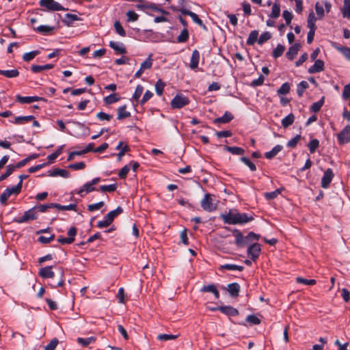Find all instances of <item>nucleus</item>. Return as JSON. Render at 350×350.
<instances>
[{"instance_id":"obj_1","label":"nucleus","mask_w":350,"mask_h":350,"mask_svg":"<svg viewBox=\"0 0 350 350\" xmlns=\"http://www.w3.org/2000/svg\"><path fill=\"white\" fill-rule=\"evenodd\" d=\"M221 217L224 223L231 225L245 224L254 219L246 213H232L231 211L227 214L221 215Z\"/></svg>"},{"instance_id":"obj_2","label":"nucleus","mask_w":350,"mask_h":350,"mask_svg":"<svg viewBox=\"0 0 350 350\" xmlns=\"http://www.w3.org/2000/svg\"><path fill=\"white\" fill-rule=\"evenodd\" d=\"M233 234L235 237V243L238 247H243L247 244L248 241L253 240H258L260 235L253 232H250L246 237H243L241 232L238 230L233 231Z\"/></svg>"},{"instance_id":"obj_3","label":"nucleus","mask_w":350,"mask_h":350,"mask_svg":"<svg viewBox=\"0 0 350 350\" xmlns=\"http://www.w3.org/2000/svg\"><path fill=\"white\" fill-rule=\"evenodd\" d=\"M38 218V213L36 208L33 206L25 211L23 216L15 219V221L18 224L25 223L29 221L36 220Z\"/></svg>"},{"instance_id":"obj_4","label":"nucleus","mask_w":350,"mask_h":350,"mask_svg":"<svg viewBox=\"0 0 350 350\" xmlns=\"http://www.w3.org/2000/svg\"><path fill=\"white\" fill-rule=\"evenodd\" d=\"M40 5L49 11H62L66 10L55 0H40Z\"/></svg>"},{"instance_id":"obj_5","label":"nucleus","mask_w":350,"mask_h":350,"mask_svg":"<svg viewBox=\"0 0 350 350\" xmlns=\"http://www.w3.org/2000/svg\"><path fill=\"white\" fill-rule=\"evenodd\" d=\"M189 103L188 98L183 94H176L171 101L173 109H180Z\"/></svg>"},{"instance_id":"obj_6","label":"nucleus","mask_w":350,"mask_h":350,"mask_svg":"<svg viewBox=\"0 0 350 350\" xmlns=\"http://www.w3.org/2000/svg\"><path fill=\"white\" fill-rule=\"evenodd\" d=\"M201 206L204 211L208 212H212L217 208V206L213 203L211 195L209 193L205 194L204 198L201 201Z\"/></svg>"},{"instance_id":"obj_7","label":"nucleus","mask_w":350,"mask_h":350,"mask_svg":"<svg viewBox=\"0 0 350 350\" xmlns=\"http://www.w3.org/2000/svg\"><path fill=\"white\" fill-rule=\"evenodd\" d=\"M99 181H100L99 178H94L91 182L85 183L83 186V187L79 189V191H78V193L80 196H83L84 195H85L88 193L94 191L95 187H94V185L98 183Z\"/></svg>"},{"instance_id":"obj_8","label":"nucleus","mask_w":350,"mask_h":350,"mask_svg":"<svg viewBox=\"0 0 350 350\" xmlns=\"http://www.w3.org/2000/svg\"><path fill=\"white\" fill-rule=\"evenodd\" d=\"M260 252L261 245L258 243H253L247 248V255L254 261L258 258Z\"/></svg>"},{"instance_id":"obj_9","label":"nucleus","mask_w":350,"mask_h":350,"mask_svg":"<svg viewBox=\"0 0 350 350\" xmlns=\"http://www.w3.org/2000/svg\"><path fill=\"white\" fill-rule=\"evenodd\" d=\"M340 144L350 142V126H346L337 135Z\"/></svg>"},{"instance_id":"obj_10","label":"nucleus","mask_w":350,"mask_h":350,"mask_svg":"<svg viewBox=\"0 0 350 350\" xmlns=\"http://www.w3.org/2000/svg\"><path fill=\"white\" fill-rule=\"evenodd\" d=\"M179 11L184 15L189 16L195 23L202 27L204 30L207 29L205 25L202 23V21L198 17V16L196 13L183 8H180Z\"/></svg>"},{"instance_id":"obj_11","label":"nucleus","mask_w":350,"mask_h":350,"mask_svg":"<svg viewBox=\"0 0 350 350\" xmlns=\"http://www.w3.org/2000/svg\"><path fill=\"white\" fill-rule=\"evenodd\" d=\"M334 176V175L332 170L331 168L327 169L321 178V187L324 189L327 188L330 183L332 182Z\"/></svg>"},{"instance_id":"obj_12","label":"nucleus","mask_w":350,"mask_h":350,"mask_svg":"<svg viewBox=\"0 0 350 350\" xmlns=\"http://www.w3.org/2000/svg\"><path fill=\"white\" fill-rule=\"evenodd\" d=\"M116 150H119V152L116 154L118 161H121L124 154L130 151V148L128 144L124 142H119L116 146Z\"/></svg>"},{"instance_id":"obj_13","label":"nucleus","mask_w":350,"mask_h":350,"mask_svg":"<svg viewBox=\"0 0 350 350\" xmlns=\"http://www.w3.org/2000/svg\"><path fill=\"white\" fill-rule=\"evenodd\" d=\"M219 310L222 313H224L228 316H230V317H234V316H237L239 314V311L236 308H234L232 306H220L219 308L212 309V310Z\"/></svg>"},{"instance_id":"obj_14","label":"nucleus","mask_w":350,"mask_h":350,"mask_svg":"<svg viewBox=\"0 0 350 350\" xmlns=\"http://www.w3.org/2000/svg\"><path fill=\"white\" fill-rule=\"evenodd\" d=\"M324 70V62L321 59L314 60L313 66L308 68V72L310 74L317 73Z\"/></svg>"},{"instance_id":"obj_15","label":"nucleus","mask_w":350,"mask_h":350,"mask_svg":"<svg viewBox=\"0 0 350 350\" xmlns=\"http://www.w3.org/2000/svg\"><path fill=\"white\" fill-rule=\"evenodd\" d=\"M152 64V59L150 57L147 58L141 64L140 68L136 72L135 77L139 78L146 69L150 68Z\"/></svg>"},{"instance_id":"obj_16","label":"nucleus","mask_w":350,"mask_h":350,"mask_svg":"<svg viewBox=\"0 0 350 350\" xmlns=\"http://www.w3.org/2000/svg\"><path fill=\"white\" fill-rule=\"evenodd\" d=\"M111 48L114 50L116 55H123L126 53V46L123 43H117L111 41Z\"/></svg>"},{"instance_id":"obj_17","label":"nucleus","mask_w":350,"mask_h":350,"mask_svg":"<svg viewBox=\"0 0 350 350\" xmlns=\"http://www.w3.org/2000/svg\"><path fill=\"white\" fill-rule=\"evenodd\" d=\"M39 275L43 278H54L55 273L52 271V266L41 268L39 271Z\"/></svg>"},{"instance_id":"obj_18","label":"nucleus","mask_w":350,"mask_h":350,"mask_svg":"<svg viewBox=\"0 0 350 350\" xmlns=\"http://www.w3.org/2000/svg\"><path fill=\"white\" fill-rule=\"evenodd\" d=\"M240 289V285L237 282L231 283L228 285V291L231 297H238Z\"/></svg>"},{"instance_id":"obj_19","label":"nucleus","mask_w":350,"mask_h":350,"mask_svg":"<svg viewBox=\"0 0 350 350\" xmlns=\"http://www.w3.org/2000/svg\"><path fill=\"white\" fill-rule=\"evenodd\" d=\"M200 292L212 293L215 295V299H219V293L218 290L217 289L216 286L213 284H208L207 286H204L200 289Z\"/></svg>"},{"instance_id":"obj_20","label":"nucleus","mask_w":350,"mask_h":350,"mask_svg":"<svg viewBox=\"0 0 350 350\" xmlns=\"http://www.w3.org/2000/svg\"><path fill=\"white\" fill-rule=\"evenodd\" d=\"M300 44H295L294 45L291 46L288 51H287L286 55L288 59L290 60H293L295 56L297 55V53L299 50Z\"/></svg>"},{"instance_id":"obj_21","label":"nucleus","mask_w":350,"mask_h":350,"mask_svg":"<svg viewBox=\"0 0 350 350\" xmlns=\"http://www.w3.org/2000/svg\"><path fill=\"white\" fill-rule=\"evenodd\" d=\"M200 59V53L197 50H194L192 52L191 57V62H190V68L191 69H196L198 66Z\"/></svg>"},{"instance_id":"obj_22","label":"nucleus","mask_w":350,"mask_h":350,"mask_svg":"<svg viewBox=\"0 0 350 350\" xmlns=\"http://www.w3.org/2000/svg\"><path fill=\"white\" fill-rule=\"evenodd\" d=\"M54 67L53 64H48L45 65H32L31 67V70L33 73H38L45 70H49Z\"/></svg>"},{"instance_id":"obj_23","label":"nucleus","mask_w":350,"mask_h":350,"mask_svg":"<svg viewBox=\"0 0 350 350\" xmlns=\"http://www.w3.org/2000/svg\"><path fill=\"white\" fill-rule=\"evenodd\" d=\"M49 175L51 176H60L64 178H68L70 173L66 170L56 168L53 171H49Z\"/></svg>"},{"instance_id":"obj_24","label":"nucleus","mask_w":350,"mask_h":350,"mask_svg":"<svg viewBox=\"0 0 350 350\" xmlns=\"http://www.w3.org/2000/svg\"><path fill=\"white\" fill-rule=\"evenodd\" d=\"M33 29L42 34L49 35L52 33L55 27L48 25H40L38 27H33Z\"/></svg>"},{"instance_id":"obj_25","label":"nucleus","mask_w":350,"mask_h":350,"mask_svg":"<svg viewBox=\"0 0 350 350\" xmlns=\"http://www.w3.org/2000/svg\"><path fill=\"white\" fill-rule=\"evenodd\" d=\"M126 106L122 105L118 109V120H123L131 116V113L126 110Z\"/></svg>"},{"instance_id":"obj_26","label":"nucleus","mask_w":350,"mask_h":350,"mask_svg":"<svg viewBox=\"0 0 350 350\" xmlns=\"http://www.w3.org/2000/svg\"><path fill=\"white\" fill-rule=\"evenodd\" d=\"M233 119V116L229 112H226L223 116L215 119V123H228Z\"/></svg>"},{"instance_id":"obj_27","label":"nucleus","mask_w":350,"mask_h":350,"mask_svg":"<svg viewBox=\"0 0 350 350\" xmlns=\"http://www.w3.org/2000/svg\"><path fill=\"white\" fill-rule=\"evenodd\" d=\"M219 269H227L230 271H242L244 269V267L243 266L237 265L234 264H225L222 265L219 267Z\"/></svg>"},{"instance_id":"obj_28","label":"nucleus","mask_w":350,"mask_h":350,"mask_svg":"<svg viewBox=\"0 0 350 350\" xmlns=\"http://www.w3.org/2000/svg\"><path fill=\"white\" fill-rule=\"evenodd\" d=\"M0 75L7 77V78H14L19 75V72L16 69L10 70H5L0 69Z\"/></svg>"},{"instance_id":"obj_29","label":"nucleus","mask_w":350,"mask_h":350,"mask_svg":"<svg viewBox=\"0 0 350 350\" xmlns=\"http://www.w3.org/2000/svg\"><path fill=\"white\" fill-rule=\"evenodd\" d=\"M79 19L80 18L76 14H66L65 15V18L63 20V22L68 26H70L72 25L74 21H79Z\"/></svg>"},{"instance_id":"obj_30","label":"nucleus","mask_w":350,"mask_h":350,"mask_svg":"<svg viewBox=\"0 0 350 350\" xmlns=\"http://www.w3.org/2000/svg\"><path fill=\"white\" fill-rule=\"evenodd\" d=\"M224 150L236 155H242L244 153V150L240 147L226 146Z\"/></svg>"},{"instance_id":"obj_31","label":"nucleus","mask_w":350,"mask_h":350,"mask_svg":"<svg viewBox=\"0 0 350 350\" xmlns=\"http://www.w3.org/2000/svg\"><path fill=\"white\" fill-rule=\"evenodd\" d=\"M284 189V187H281L273 191L265 193L264 196L267 200H273L276 198Z\"/></svg>"},{"instance_id":"obj_32","label":"nucleus","mask_w":350,"mask_h":350,"mask_svg":"<svg viewBox=\"0 0 350 350\" xmlns=\"http://www.w3.org/2000/svg\"><path fill=\"white\" fill-rule=\"evenodd\" d=\"M280 14V5L279 3L275 2L273 4L272 10L269 16L272 18H277Z\"/></svg>"},{"instance_id":"obj_33","label":"nucleus","mask_w":350,"mask_h":350,"mask_svg":"<svg viewBox=\"0 0 350 350\" xmlns=\"http://www.w3.org/2000/svg\"><path fill=\"white\" fill-rule=\"evenodd\" d=\"M282 150V146L280 145H277L273 148H272L271 151L266 152L265 156L267 159H271L273 158Z\"/></svg>"},{"instance_id":"obj_34","label":"nucleus","mask_w":350,"mask_h":350,"mask_svg":"<svg viewBox=\"0 0 350 350\" xmlns=\"http://www.w3.org/2000/svg\"><path fill=\"white\" fill-rule=\"evenodd\" d=\"M258 31L257 30L252 31L247 40V44L253 45L256 41L258 42Z\"/></svg>"},{"instance_id":"obj_35","label":"nucleus","mask_w":350,"mask_h":350,"mask_svg":"<svg viewBox=\"0 0 350 350\" xmlns=\"http://www.w3.org/2000/svg\"><path fill=\"white\" fill-rule=\"evenodd\" d=\"M33 116H18L15 118L14 124H21L27 122H29L31 120H34Z\"/></svg>"},{"instance_id":"obj_36","label":"nucleus","mask_w":350,"mask_h":350,"mask_svg":"<svg viewBox=\"0 0 350 350\" xmlns=\"http://www.w3.org/2000/svg\"><path fill=\"white\" fill-rule=\"evenodd\" d=\"M53 206L55 208L60 211H76L77 208L76 204H70L69 205H61L60 204L55 203V205Z\"/></svg>"},{"instance_id":"obj_37","label":"nucleus","mask_w":350,"mask_h":350,"mask_svg":"<svg viewBox=\"0 0 350 350\" xmlns=\"http://www.w3.org/2000/svg\"><path fill=\"white\" fill-rule=\"evenodd\" d=\"M295 120V116L293 113H290L282 120V125L284 128L291 126Z\"/></svg>"},{"instance_id":"obj_38","label":"nucleus","mask_w":350,"mask_h":350,"mask_svg":"<svg viewBox=\"0 0 350 350\" xmlns=\"http://www.w3.org/2000/svg\"><path fill=\"white\" fill-rule=\"evenodd\" d=\"M309 85L307 81H302L298 85L297 88V93L299 97L303 96L304 92L308 88Z\"/></svg>"},{"instance_id":"obj_39","label":"nucleus","mask_w":350,"mask_h":350,"mask_svg":"<svg viewBox=\"0 0 350 350\" xmlns=\"http://www.w3.org/2000/svg\"><path fill=\"white\" fill-rule=\"evenodd\" d=\"M77 340L78 343L81 345L83 347H88L90 344L94 342L96 338L93 336H90L86 338H78Z\"/></svg>"},{"instance_id":"obj_40","label":"nucleus","mask_w":350,"mask_h":350,"mask_svg":"<svg viewBox=\"0 0 350 350\" xmlns=\"http://www.w3.org/2000/svg\"><path fill=\"white\" fill-rule=\"evenodd\" d=\"M53 205H55V203H49V204L36 205V206H34V207L36 208L37 213L38 211L41 212V213H45L49 208H55Z\"/></svg>"},{"instance_id":"obj_41","label":"nucleus","mask_w":350,"mask_h":350,"mask_svg":"<svg viewBox=\"0 0 350 350\" xmlns=\"http://www.w3.org/2000/svg\"><path fill=\"white\" fill-rule=\"evenodd\" d=\"M113 26H114L116 32L119 36H120L122 37L126 36V31L120 21H115Z\"/></svg>"},{"instance_id":"obj_42","label":"nucleus","mask_w":350,"mask_h":350,"mask_svg":"<svg viewBox=\"0 0 350 350\" xmlns=\"http://www.w3.org/2000/svg\"><path fill=\"white\" fill-rule=\"evenodd\" d=\"M7 191H8V193L10 196L11 195H18L21 193L22 187H21V183H18L16 185L13 186L12 187H8L5 189Z\"/></svg>"},{"instance_id":"obj_43","label":"nucleus","mask_w":350,"mask_h":350,"mask_svg":"<svg viewBox=\"0 0 350 350\" xmlns=\"http://www.w3.org/2000/svg\"><path fill=\"white\" fill-rule=\"evenodd\" d=\"M40 53L39 51H32L28 53H25L23 55V59L25 62H29L35 58V57Z\"/></svg>"},{"instance_id":"obj_44","label":"nucleus","mask_w":350,"mask_h":350,"mask_svg":"<svg viewBox=\"0 0 350 350\" xmlns=\"http://www.w3.org/2000/svg\"><path fill=\"white\" fill-rule=\"evenodd\" d=\"M284 51H285L284 46H283L280 44H278L276 48L274 49L273 51V53H272L273 57L274 58H278V57H280L283 54Z\"/></svg>"},{"instance_id":"obj_45","label":"nucleus","mask_w":350,"mask_h":350,"mask_svg":"<svg viewBox=\"0 0 350 350\" xmlns=\"http://www.w3.org/2000/svg\"><path fill=\"white\" fill-rule=\"evenodd\" d=\"M324 103V97H322L321 100L319 101L314 103L310 107V109L313 112H318L320 111L321 108L322 107Z\"/></svg>"},{"instance_id":"obj_46","label":"nucleus","mask_w":350,"mask_h":350,"mask_svg":"<svg viewBox=\"0 0 350 350\" xmlns=\"http://www.w3.org/2000/svg\"><path fill=\"white\" fill-rule=\"evenodd\" d=\"M126 16L127 17L128 22H135L137 21L139 18V15L133 10H129L126 12Z\"/></svg>"},{"instance_id":"obj_47","label":"nucleus","mask_w":350,"mask_h":350,"mask_svg":"<svg viewBox=\"0 0 350 350\" xmlns=\"http://www.w3.org/2000/svg\"><path fill=\"white\" fill-rule=\"evenodd\" d=\"M189 38V32L187 28H184V29L181 31L180 35L177 37L178 42H185Z\"/></svg>"},{"instance_id":"obj_48","label":"nucleus","mask_w":350,"mask_h":350,"mask_svg":"<svg viewBox=\"0 0 350 350\" xmlns=\"http://www.w3.org/2000/svg\"><path fill=\"white\" fill-rule=\"evenodd\" d=\"M241 161L245 165H246L251 171L254 172L256 170V165L252 161H251L248 158L243 157L241 158Z\"/></svg>"},{"instance_id":"obj_49","label":"nucleus","mask_w":350,"mask_h":350,"mask_svg":"<svg viewBox=\"0 0 350 350\" xmlns=\"http://www.w3.org/2000/svg\"><path fill=\"white\" fill-rule=\"evenodd\" d=\"M14 171V167H13V165H8L6 172L0 176V182L6 179L8 176H10L13 173Z\"/></svg>"},{"instance_id":"obj_50","label":"nucleus","mask_w":350,"mask_h":350,"mask_svg":"<svg viewBox=\"0 0 350 350\" xmlns=\"http://www.w3.org/2000/svg\"><path fill=\"white\" fill-rule=\"evenodd\" d=\"M308 146L310 153H314L319 146V141L317 139H314L309 142Z\"/></svg>"},{"instance_id":"obj_51","label":"nucleus","mask_w":350,"mask_h":350,"mask_svg":"<svg viewBox=\"0 0 350 350\" xmlns=\"http://www.w3.org/2000/svg\"><path fill=\"white\" fill-rule=\"evenodd\" d=\"M165 87V83L161 79H159L155 84V90L159 96L162 95L163 89Z\"/></svg>"},{"instance_id":"obj_52","label":"nucleus","mask_w":350,"mask_h":350,"mask_svg":"<svg viewBox=\"0 0 350 350\" xmlns=\"http://www.w3.org/2000/svg\"><path fill=\"white\" fill-rule=\"evenodd\" d=\"M296 281L297 283L304 284L310 285V286L314 285L317 283L316 280L314 279L308 280V279H305V278H303L301 277H297L296 278Z\"/></svg>"},{"instance_id":"obj_53","label":"nucleus","mask_w":350,"mask_h":350,"mask_svg":"<svg viewBox=\"0 0 350 350\" xmlns=\"http://www.w3.org/2000/svg\"><path fill=\"white\" fill-rule=\"evenodd\" d=\"M290 85L288 83H283L281 87L278 90L277 92L278 94L285 95L287 94L290 91Z\"/></svg>"},{"instance_id":"obj_54","label":"nucleus","mask_w":350,"mask_h":350,"mask_svg":"<svg viewBox=\"0 0 350 350\" xmlns=\"http://www.w3.org/2000/svg\"><path fill=\"white\" fill-rule=\"evenodd\" d=\"M271 35L269 32H268V31L264 32L263 33H262L260 35V38H258V43L259 44H262L263 43H265V42H267V40L271 39Z\"/></svg>"},{"instance_id":"obj_55","label":"nucleus","mask_w":350,"mask_h":350,"mask_svg":"<svg viewBox=\"0 0 350 350\" xmlns=\"http://www.w3.org/2000/svg\"><path fill=\"white\" fill-rule=\"evenodd\" d=\"M144 91V87L141 85H138L136 88L135 91L133 94V98L135 100H138L142 96Z\"/></svg>"},{"instance_id":"obj_56","label":"nucleus","mask_w":350,"mask_h":350,"mask_svg":"<svg viewBox=\"0 0 350 350\" xmlns=\"http://www.w3.org/2000/svg\"><path fill=\"white\" fill-rule=\"evenodd\" d=\"M105 203L103 202H99L95 204H89L88 205V210L90 212H93L96 210L100 209L103 206Z\"/></svg>"},{"instance_id":"obj_57","label":"nucleus","mask_w":350,"mask_h":350,"mask_svg":"<svg viewBox=\"0 0 350 350\" xmlns=\"http://www.w3.org/2000/svg\"><path fill=\"white\" fill-rule=\"evenodd\" d=\"M116 297L119 303L124 304L125 302V294L124 288L121 287L119 288L118 294Z\"/></svg>"},{"instance_id":"obj_58","label":"nucleus","mask_w":350,"mask_h":350,"mask_svg":"<svg viewBox=\"0 0 350 350\" xmlns=\"http://www.w3.org/2000/svg\"><path fill=\"white\" fill-rule=\"evenodd\" d=\"M177 338H178V335L167 334H159L157 336V339L159 340H174V339H176Z\"/></svg>"},{"instance_id":"obj_59","label":"nucleus","mask_w":350,"mask_h":350,"mask_svg":"<svg viewBox=\"0 0 350 350\" xmlns=\"http://www.w3.org/2000/svg\"><path fill=\"white\" fill-rule=\"evenodd\" d=\"M130 171V166L129 165H124L119 172L118 176L121 179H124L129 172Z\"/></svg>"},{"instance_id":"obj_60","label":"nucleus","mask_w":350,"mask_h":350,"mask_svg":"<svg viewBox=\"0 0 350 350\" xmlns=\"http://www.w3.org/2000/svg\"><path fill=\"white\" fill-rule=\"evenodd\" d=\"M59 343L57 338H54L51 342L44 347V350H55Z\"/></svg>"},{"instance_id":"obj_61","label":"nucleus","mask_w":350,"mask_h":350,"mask_svg":"<svg viewBox=\"0 0 350 350\" xmlns=\"http://www.w3.org/2000/svg\"><path fill=\"white\" fill-rule=\"evenodd\" d=\"M246 321L252 325H259L260 323V319L254 314L248 315Z\"/></svg>"},{"instance_id":"obj_62","label":"nucleus","mask_w":350,"mask_h":350,"mask_svg":"<svg viewBox=\"0 0 350 350\" xmlns=\"http://www.w3.org/2000/svg\"><path fill=\"white\" fill-rule=\"evenodd\" d=\"M301 139L300 135H297L295 137H294L293 139L289 140L287 143V146L289 148H295L296 147L297 143Z\"/></svg>"},{"instance_id":"obj_63","label":"nucleus","mask_w":350,"mask_h":350,"mask_svg":"<svg viewBox=\"0 0 350 350\" xmlns=\"http://www.w3.org/2000/svg\"><path fill=\"white\" fill-rule=\"evenodd\" d=\"M85 167V163L84 162H79V163H72L68 165V168L74 170H83Z\"/></svg>"},{"instance_id":"obj_64","label":"nucleus","mask_w":350,"mask_h":350,"mask_svg":"<svg viewBox=\"0 0 350 350\" xmlns=\"http://www.w3.org/2000/svg\"><path fill=\"white\" fill-rule=\"evenodd\" d=\"M342 98L345 100H347L350 98V83L347 84L344 87L343 92H342Z\"/></svg>"}]
</instances>
